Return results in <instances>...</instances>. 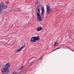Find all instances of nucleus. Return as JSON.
Returning a JSON list of instances; mask_svg holds the SVG:
<instances>
[{"instance_id": "nucleus-13", "label": "nucleus", "mask_w": 74, "mask_h": 74, "mask_svg": "<svg viewBox=\"0 0 74 74\" xmlns=\"http://www.w3.org/2000/svg\"><path fill=\"white\" fill-rule=\"evenodd\" d=\"M25 43H24V45H23V47H22L21 48V49H23V48H25Z\"/></svg>"}, {"instance_id": "nucleus-4", "label": "nucleus", "mask_w": 74, "mask_h": 74, "mask_svg": "<svg viewBox=\"0 0 74 74\" xmlns=\"http://www.w3.org/2000/svg\"><path fill=\"white\" fill-rule=\"evenodd\" d=\"M46 10L47 14H49L51 12V8L48 5H46Z\"/></svg>"}, {"instance_id": "nucleus-21", "label": "nucleus", "mask_w": 74, "mask_h": 74, "mask_svg": "<svg viewBox=\"0 0 74 74\" xmlns=\"http://www.w3.org/2000/svg\"><path fill=\"white\" fill-rule=\"evenodd\" d=\"M10 40H8V41H10Z\"/></svg>"}, {"instance_id": "nucleus-19", "label": "nucleus", "mask_w": 74, "mask_h": 74, "mask_svg": "<svg viewBox=\"0 0 74 74\" xmlns=\"http://www.w3.org/2000/svg\"><path fill=\"white\" fill-rule=\"evenodd\" d=\"M6 3L7 4H10V3H9V2H6Z\"/></svg>"}, {"instance_id": "nucleus-16", "label": "nucleus", "mask_w": 74, "mask_h": 74, "mask_svg": "<svg viewBox=\"0 0 74 74\" xmlns=\"http://www.w3.org/2000/svg\"><path fill=\"white\" fill-rule=\"evenodd\" d=\"M41 58H42V57H41L39 58L38 59H36V60H40V59H41Z\"/></svg>"}, {"instance_id": "nucleus-6", "label": "nucleus", "mask_w": 74, "mask_h": 74, "mask_svg": "<svg viewBox=\"0 0 74 74\" xmlns=\"http://www.w3.org/2000/svg\"><path fill=\"white\" fill-rule=\"evenodd\" d=\"M42 27H40L37 28L36 29V30L37 31H38V32H39V31H41V30H42Z\"/></svg>"}, {"instance_id": "nucleus-1", "label": "nucleus", "mask_w": 74, "mask_h": 74, "mask_svg": "<svg viewBox=\"0 0 74 74\" xmlns=\"http://www.w3.org/2000/svg\"><path fill=\"white\" fill-rule=\"evenodd\" d=\"M1 67V72L2 73L4 74H8L10 71L9 70V69L11 66V64L10 63H8L5 65L4 64H3L0 65Z\"/></svg>"}, {"instance_id": "nucleus-7", "label": "nucleus", "mask_w": 74, "mask_h": 74, "mask_svg": "<svg viewBox=\"0 0 74 74\" xmlns=\"http://www.w3.org/2000/svg\"><path fill=\"white\" fill-rule=\"evenodd\" d=\"M37 9V11L39 12V13H40V6L38 5L36 8Z\"/></svg>"}, {"instance_id": "nucleus-10", "label": "nucleus", "mask_w": 74, "mask_h": 74, "mask_svg": "<svg viewBox=\"0 0 74 74\" xmlns=\"http://www.w3.org/2000/svg\"><path fill=\"white\" fill-rule=\"evenodd\" d=\"M23 67H24V66H21V68H19V70H22V69Z\"/></svg>"}, {"instance_id": "nucleus-14", "label": "nucleus", "mask_w": 74, "mask_h": 74, "mask_svg": "<svg viewBox=\"0 0 74 74\" xmlns=\"http://www.w3.org/2000/svg\"><path fill=\"white\" fill-rule=\"evenodd\" d=\"M60 47H58L56 49H55L52 52H53V51H56V50H57V49H60Z\"/></svg>"}, {"instance_id": "nucleus-9", "label": "nucleus", "mask_w": 74, "mask_h": 74, "mask_svg": "<svg viewBox=\"0 0 74 74\" xmlns=\"http://www.w3.org/2000/svg\"><path fill=\"white\" fill-rule=\"evenodd\" d=\"M40 13L38 12L37 13V17H38L39 16H40Z\"/></svg>"}, {"instance_id": "nucleus-3", "label": "nucleus", "mask_w": 74, "mask_h": 74, "mask_svg": "<svg viewBox=\"0 0 74 74\" xmlns=\"http://www.w3.org/2000/svg\"><path fill=\"white\" fill-rule=\"evenodd\" d=\"M8 7V6L6 5H4V3H3L1 2L0 4V13H1V12H2L3 9H6V8H7Z\"/></svg>"}, {"instance_id": "nucleus-12", "label": "nucleus", "mask_w": 74, "mask_h": 74, "mask_svg": "<svg viewBox=\"0 0 74 74\" xmlns=\"http://www.w3.org/2000/svg\"><path fill=\"white\" fill-rule=\"evenodd\" d=\"M15 11H17V12H20L21 10L20 9H17L16 10H15Z\"/></svg>"}, {"instance_id": "nucleus-20", "label": "nucleus", "mask_w": 74, "mask_h": 74, "mask_svg": "<svg viewBox=\"0 0 74 74\" xmlns=\"http://www.w3.org/2000/svg\"><path fill=\"white\" fill-rule=\"evenodd\" d=\"M38 3V2H36V3H35L36 4H37Z\"/></svg>"}, {"instance_id": "nucleus-11", "label": "nucleus", "mask_w": 74, "mask_h": 74, "mask_svg": "<svg viewBox=\"0 0 74 74\" xmlns=\"http://www.w3.org/2000/svg\"><path fill=\"white\" fill-rule=\"evenodd\" d=\"M21 50H22V49H21V48H20L18 49L17 50V52H19V51H21Z\"/></svg>"}, {"instance_id": "nucleus-23", "label": "nucleus", "mask_w": 74, "mask_h": 74, "mask_svg": "<svg viewBox=\"0 0 74 74\" xmlns=\"http://www.w3.org/2000/svg\"><path fill=\"white\" fill-rule=\"evenodd\" d=\"M13 11V12H14V11Z\"/></svg>"}, {"instance_id": "nucleus-18", "label": "nucleus", "mask_w": 74, "mask_h": 74, "mask_svg": "<svg viewBox=\"0 0 74 74\" xmlns=\"http://www.w3.org/2000/svg\"><path fill=\"white\" fill-rule=\"evenodd\" d=\"M56 44H57V43H56V42H55V43H54V47H55L56 45Z\"/></svg>"}, {"instance_id": "nucleus-22", "label": "nucleus", "mask_w": 74, "mask_h": 74, "mask_svg": "<svg viewBox=\"0 0 74 74\" xmlns=\"http://www.w3.org/2000/svg\"><path fill=\"white\" fill-rule=\"evenodd\" d=\"M37 1H38V0H37Z\"/></svg>"}, {"instance_id": "nucleus-15", "label": "nucleus", "mask_w": 74, "mask_h": 74, "mask_svg": "<svg viewBox=\"0 0 74 74\" xmlns=\"http://www.w3.org/2000/svg\"><path fill=\"white\" fill-rule=\"evenodd\" d=\"M12 74H18V73L16 72H14Z\"/></svg>"}, {"instance_id": "nucleus-17", "label": "nucleus", "mask_w": 74, "mask_h": 74, "mask_svg": "<svg viewBox=\"0 0 74 74\" xmlns=\"http://www.w3.org/2000/svg\"><path fill=\"white\" fill-rule=\"evenodd\" d=\"M3 13H7V11H3Z\"/></svg>"}, {"instance_id": "nucleus-2", "label": "nucleus", "mask_w": 74, "mask_h": 74, "mask_svg": "<svg viewBox=\"0 0 74 74\" xmlns=\"http://www.w3.org/2000/svg\"><path fill=\"white\" fill-rule=\"evenodd\" d=\"M40 36H38L37 37H32L31 39L30 42H31V43L32 42H36L37 41H39L40 40Z\"/></svg>"}, {"instance_id": "nucleus-5", "label": "nucleus", "mask_w": 74, "mask_h": 74, "mask_svg": "<svg viewBox=\"0 0 74 74\" xmlns=\"http://www.w3.org/2000/svg\"><path fill=\"white\" fill-rule=\"evenodd\" d=\"M37 20L38 21V22H40V21H42V17L41 16L37 17Z\"/></svg>"}, {"instance_id": "nucleus-8", "label": "nucleus", "mask_w": 74, "mask_h": 74, "mask_svg": "<svg viewBox=\"0 0 74 74\" xmlns=\"http://www.w3.org/2000/svg\"><path fill=\"white\" fill-rule=\"evenodd\" d=\"M41 14L42 15H43V13H44V8H42L41 9Z\"/></svg>"}]
</instances>
